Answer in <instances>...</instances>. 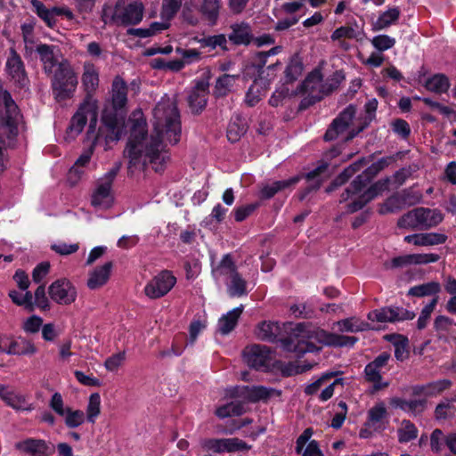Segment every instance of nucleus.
Here are the masks:
<instances>
[{
  "label": "nucleus",
  "mask_w": 456,
  "mask_h": 456,
  "mask_svg": "<svg viewBox=\"0 0 456 456\" xmlns=\"http://www.w3.org/2000/svg\"><path fill=\"white\" fill-rule=\"evenodd\" d=\"M221 6L220 0H203L200 6V12L208 23L213 26L218 20Z\"/></svg>",
  "instance_id": "nucleus-34"
},
{
  "label": "nucleus",
  "mask_w": 456,
  "mask_h": 456,
  "mask_svg": "<svg viewBox=\"0 0 456 456\" xmlns=\"http://www.w3.org/2000/svg\"><path fill=\"white\" fill-rule=\"evenodd\" d=\"M356 108L350 104L332 121L325 134V141H333L344 136V141L352 140L361 133L369 124V121L360 123L355 126Z\"/></svg>",
  "instance_id": "nucleus-3"
},
{
  "label": "nucleus",
  "mask_w": 456,
  "mask_h": 456,
  "mask_svg": "<svg viewBox=\"0 0 456 456\" xmlns=\"http://www.w3.org/2000/svg\"><path fill=\"white\" fill-rule=\"evenodd\" d=\"M101 413V396L98 393L90 395L86 406V420L92 424L95 423L96 419Z\"/></svg>",
  "instance_id": "nucleus-48"
},
{
  "label": "nucleus",
  "mask_w": 456,
  "mask_h": 456,
  "mask_svg": "<svg viewBox=\"0 0 456 456\" xmlns=\"http://www.w3.org/2000/svg\"><path fill=\"white\" fill-rule=\"evenodd\" d=\"M265 94V90H263L260 82L255 80L251 86L248 88L246 94V102L248 106H255Z\"/></svg>",
  "instance_id": "nucleus-53"
},
{
  "label": "nucleus",
  "mask_w": 456,
  "mask_h": 456,
  "mask_svg": "<svg viewBox=\"0 0 456 456\" xmlns=\"http://www.w3.org/2000/svg\"><path fill=\"white\" fill-rule=\"evenodd\" d=\"M336 88V85L330 80H323L322 74L319 69L310 72L298 88V92L307 94L302 104L307 101V104H313L322 100L325 95L330 94Z\"/></svg>",
  "instance_id": "nucleus-7"
},
{
  "label": "nucleus",
  "mask_w": 456,
  "mask_h": 456,
  "mask_svg": "<svg viewBox=\"0 0 456 456\" xmlns=\"http://www.w3.org/2000/svg\"><path fill=\"white\" fill-rule=\"evenodd\" d=\"M418 436V429L410 420H403L398 429V438L401 443H407L415 439Z\"/></svg>",
  "instance_id": "nucleus-50"
},
{
  "label": "nucleus",
  "mask_w": 456,
  "mask_h": 456,
  "mask_svg": "<svg viewBox=\"0 0 456 456\" xmlns=\"http://www.w3.org/2000/svg\"><path fill=\"white\" fill-rule=\"evenodd\" d=\"M452 382L449 379H439L426 384V396H435L449 388Z\"/></svg>",
  "instance_id": "nucleus-56"
},
{
  "label": "nucleus",
  "mask_w": 456,
  "mask_h": 456,
  "mask_svg": "<svg viewBox=\"0 0 456 456\" xmlns=\"http://www.w3.org/2000/svg\"><path fill=\"white\" fill-rule=\"evenodd\" d=\"M438 302V297H435L428 305H426L419 316L417 327L419 330H423L427 327L431 314Z\"/></svg>",
  "instance_id": "nucleus-54"
},
{
  "label": "nucleus",
  "mask_w": 456,
  "mask_h": 456,
  "mask_svg": "<svg viewBox=\"0 0 456 456\" xmlns=\"http://www.w3.org/2000/svg\"><path fill=\"white\" fill-rule=\"evenodd\" d=\"M365 379L372 383L375 391L381 390L389 386V382L383 381L381 370L369 362L364 368Z\"/></svg>",
  "instance_id": "nucleus-41"
},
{
  "label": "nucleus",
  "mask_w": 456,
  "mask_h": 456,
  "mask_svg": "<svg viewBox=\"0 0 456 456\" xmlns=\"http://www.w3.org/2000/svg\"><path fill=\"white\" fill-rule=\"evenodd\" d=\"M228 280L226 286L230 297H241L247 294V281L239 273Z\"/></svg>",
  "instance_id": "nucleus-44"
},
{
  "label": "nucleus",
  "mask_w": 456,
  "mask_h": 456,
  "mask_svg": "<svg viewBox=\"0 0 456 456\" xmlns=\"http://www.w3.org/2000/svg\"><path fill=\"white\" fill-rule=\"evenodd\" d=\"M242 312L243 305H240L224 314L218 321V331L223 335L230 333L235 328Z\"/></svg>",
  "instance_id": "nucleus-32"
},
{
  "label": "nucleus",
  "mask_w": 456,
  "mask_h": 456,
  "mask_svg": "<svg viewBox=\"0 0 456 456\" xmlns=\"http://www.w3.org/2000/svg\"><path fill=\"white\" fill-rule=\"evenodd\" d=\"M243 357L250 368L259 370L267 366L270 350L265 346L253 345L244 349Z\"/></svg>",
  "instance_id": "nucleus-17"
},
{
  "label": "nucleus",
  "mask_w": 456,
  "mask_h": 456,
  "mask_svg": "<svg viewBox=\"0 0 456 456\" xmlns=\"http://www.w3.org/2000/svg\"><path fill=\"white\" fill-rule=\"evenodd\" d=\"M453 326H456V322L445 315L436 316L434 322V328L437 332L447 333Z\"/></svg>",
  "instance_id": "nucleus-64"
},
{
  "label": "nucleus",
  "mask_w": 456,
  "mask_h": 456,
  "mask_svg": "<svg viewBox=\"0 0 456 456\" xmlns=\"http://www.w3.org/2000/svg\"><path fill=\"white\" fill-rule=\"evenodd\" d=\"M400 17V10L398 7H392L388 8L386 12H383L376 20V21L373 23V30H382L395 22L397 21V20Z\"/></svg>",
  "instance_id": "nucleus-39"
},
{
  "label": "nucleus",
  "mask_w": 456,
  "mask_h": 456,
  "mask_svg": "<svg viewBox=\"0 0 456 456\" xmlns=\"http://www.w3.org/2000/svg\"><path fill=\"white\" fill-rule=\"evenodd\" d=\"M441 290V285L437 281H430L423 284H419L414 287H411L408 295L412 297H426L431 295H437Z\"/></svg>",
  "instance_id": "nucleus-45"
},
{
  "label": "nucleus",
  "mask_w": 456,
  "mask_h": 456,
  "mask_svg": "<svg viewBox=\"0 0 456 456\" xmlns=\"http://www.w3.org/2000/svg\"><path fill=\"white\" fill-rule=\"evenodd\" d=\"M98 119V102L84 100L79 105L77 112L73 115L70 124L68 127V134L70 137L77 136L84 129L87 121L89 126L87 129V137L94 142L98 136L95 134L96 125Z\"/></svg>",
  "instance_id": "nucleus-4"
},
{
  "label": "nucleus",
  "mask_w": 456,
  "mask_h": 456,
  "mask_svg": "<svg viewBox=\"0 0 456 456\" xmlns=\"http://www.w3.org/2000/svg\"><path fill=\"white\" fill-rule=\"evenodd\" d=\"M6 70L15 82L24 84L26 80L24 64L20 56L13 48L10 49V56L6 61Z\"/></svg>",
  "instance_id": "nucleus-22"
},
{
  "label": "nucleus",
  "mask_w": 456,
  "mask_h": 456,
  "mask_svg": "<svg viewBox=\"0 0 456 456\" xmlns=\"http://www.w3.org/2000/svg\"><path fill=\"white\" fill-rule=\"evenodd\" d=\"M313 434V429L308 428L297 437L295 448L297 454L302 456H323L319 443L315 440H311Z\"/></svg>",
  "instance_id": "nucleus-19"
},
{
  "label": "nucleus",
  "mask_w": 456,
  "mask_h": 456,
  "mask_svg": "<svg viewBox=\"0 0 456 456\" xmlns=\"http://www.w3.org/2000/svg\"><path fill=\"white\" fill-rule=\"evenodd\" d=\"M21 120V114L10 93L0 89V122L9 128L10 134H15Z\"/></svg>",
  "instance_id": "nucleus-9"
},
{
  "label": "nucleus",
  "mask_w": 456,
  "mask_h": 456,
  "mask_svg": "<svg viewBox=\"0 0 456 456\" xmlns=\"http://www.w3.org/2000/svg\"><path fill=\"white\" fill-rule=\"evenodd\" d=\"M415 314L411 311L399 306H387L375 309L367 315L368 320L376 322H395L406 320H412Z\"/></svg>",
  "instance_id": "nucleus-13"
},
{
  "label": "nucleus",
  "mask_w": 456,
  "mask_h": 456,
  "mask_svg": "<svg viewBox=\"0 0 456 456\" xmlns=\"http://www.w3.org/2000/svg\"><path fill=\"white\" fill-rule=\"evenodd\" d=\"M130 135L125 156L129 167L143 168L151 164L156 172L164 168L168 153L165 151L163 139L175 144L181 137L180 114L174 99L163 97L153 109V133L148 136L146 120L141 111H134L129 118Z\"/></svg>",
  "instance_id": "nucleus-1"
},
{
  "label": "nucleus",
  "mask_w": 456,
  "mask_h": 456,
  "mask_svg": "<svg viewBox=\"0 0 456 456\" xmlns=\"http://www.w3.org/2000/svg\"><path fill=\"white\" fill-rule=\"evenodd\" d=\"M238 121H232L227 129V138L230 142H235L239 141L240 137L246 133V126L243 124H239Z\"/></svg>",
  "instance_id": "nucleus-62"
},
{
  "label": "nucleus",
  "mask_w": 456,
  "mask_h": 456,
  "mask_svg": "<svg viewBox=\"0 0 456 456\" xmlns=\"http://www.w3.org/2000/svg\"><path fill=\"white\" fill-rule=\"evenodd\" d=\"M81 82L86 94L85 100H88L90 98L91 101H96L94 98V94L99 87L100 78L99 70L94 63L90 61H86L84 63Z\"/></svg>",
  "instance_id": "nucleus-18"
},
{
  "label": "nucleus",
  "mask_w": 456,
  "mask_h": 456,
  "mask_svg": "<svg viewBox=\"0 0 456 456\" xmlns=\"http://www.w3.org/2000/svg\"><path fill=\"white\" fill-rule=\"evenodd\" d=\"M363 163V160H359L345 168L344 171L339 174L331 183V184L326 189L327 192L333 191L338 187L346 183L350 177H352L357 171L360 170Z\"/></svg>",
  "instance_id": "nucleus-42"
},
{
  "label": "nucleus",
  "mask_w": 456,
  "mask_h": 456,
  "mask_svg": "<svg viewBox=\"0 0 456 456\" xmlns=\"http://www.w3.org/2000/svg\"><path fill=\"white\" fill-rule=\"evenodd\" d=\"M127 102V86L119 77H115L112 83V104L116 111L122 110Z\"/></svg>",
  "instance_id": "nucleus-29"
},
{
  "label": "nucleus",
  "mask_w": 456,
  "mask_h": 456,
  "mask_svg": "<svg viewBox=\"0 0 456 456\" xmlns=\"http://www.w3.org/2000/svg\"><path fill=\"white\" fill-rule=\"evenodd\" d=\"M237 273L235 263L230 254L224 255L220 263L212 269V274L216 280L222 278L228 280Z\"/></svg>",
  "instance_id": "nucleus-31"
},
{
  "label": "nucleus",
  "mask_w": 456,
  "mask_h": 456,
  "mask_svg": "<svg viewBox=\"0 0 456 456\" xmlns=\"http://www.w3.org/2000/svg\"><path fill=\"white\" fill-rule=\"evenodd\" d=\"M57 52L58 49L54 45L39 44L37 55L39 56L40 61L43 63L44 70L46 74L53 73V68H57L60 63L57 58Z\"/></svg>",
  "instance_id": "nucleus-23"
},
{
  "label": "nucleus",
  "mask_w": 456,
  "mask_h": 456,
  "mask_svg": "<svg viewBox=\"0 0 456 456\" xmlns=\"http://www.w3.org/2000/svg\"><path fill=\"white\" fill-rule=\"evenodd\" d=\"M371 45L379 52L391 49L395 45V39L387 35H379L370 40Z\"/></svg>",
  "instance_id": "nucleus-55"
},
{
  "label": "nucleus",
  "mask_w": 456,
  "mask_h": 456,
  "mask_svg": "<svg viewBox=\"0 0 456 456\" xmlns=\"http://www.w3.org/2000/svg\"><path fill=\"white\" fill-rule=\"evenodd\" d=\"M340 332H361L370 329V324L357 317H350L334 323Z\"/></svg>",
  "instance_id": "nucleus-33"
},
{
  "label": "nucleus",
  "mask_w": 456,
  "mask_h": 456,
  "mask_svg": "<svg viewBox=\"0 0 456 456\" xmlns=\"http://www.w3.org/2000/svg\"><path fill=\"white\" fill-rule=\"evenodd\" d=\"M387 416V411L385 403L379 402L368 411V419L365 425L374 430H381L384 428Z\"/></svg>",
  "instance_id": "nucleus-26"
},
{
  "label": "nucleus",
  "mask_w": 456,
  "mask_h": 456,
  "mask_svg": "<svg viewBox=\"0 0 456 456\" xmlns=\"http://www.w3.org/2000/svg\"><path fill=\"white\" fill-rule=\"evenodd\" d=\"M0 398L10 407L16 411H31L35 409L32 403H28L23 395L10 390L6 386L0 385Z\"/></svg>",
  "instance_id": "nucleus-21"
},
{
  "label": "nucleus",
  "mask_w": 456,
  "mask_h": 456,
  "mask_svg": "<svg viewBox=\"0 0 456 456\" xmlns=\"http://www.w3.org/2000/svg\"><path fill=\"white\" fill-rule=\"evenodd\" d=\"M408 338L403 336H399L397 340L394 342L395 346V356L398 361H404L409 356L408 350Z\"/></svg>",
  "instance_id": "nucleus-59"
},
{
  "label": "nucleus",
  "mask_w": 456,
  "mask_h": 456,
  "mask_svg": "<svg viewBox=\"0 0 456 456\" xmlns=\"http://www.w3.org/2000/svg\"><path fill=\"white\" fill-rule=\"evenodd\" d=\"M112 269V263L107 262L103 265L93 270L87 280L90 289H96L103 286L109 280Z\"/></svg>",
  "instance_id": "nucleus-28"
},
{
  "label": "nucleus",
  "mask_w": 456,
  "mask_h": 456,
  "mask_svg": "<svg viewBox=\"0 0 456 456\" xmlns=\"http://www.w3.org/2000/svg\"><path fill=\"white\" fill-rule=\"evenodd\" d=\"M32 4L35 7L38 16L44 20L48 26H52L54 23V12L53 9H47L40 1L32 0Z\"/></svg>",
  "instance_id": "nucleus-58"
},
{
  "label": "nucleus",
  "mask_w": 456,
  "mask_h": 456,
  "mask_svg": "<svg viewBox=\"0 0 456 456\" xmlns=\"http://www.w3.org/2000/svg\"><path fill=\"white\" fill-rule=\"evenodd\" d=\"M118 170L119 165H116L97 181L91 196V204L94 208L105 210L112 207L114 195L111 188Z\"/></svg>",
  "instance_id": "nucleus-8"
},
{
  "label": "nucleus",
  "mask_w": 456,
  "mask_h": 456,
  "mask_svg": "<svg viewBox=\"0 0 456 456\" xmlns=\"http://www.w3.org/2000/svg\"><path fill=\"white\" fill-rule=\"evenodd\" d=\"M181 6L179 2L175 0H163L160 12L161 20H170L176 14Z\"/></svg>",
  "instance_id": "nucleus-57"
},
{
  "label": "nucleus",
  "mask_w": 456,
  "mask_h": 456,
  "mask_svg": "<svg viewBox=\"0 0 456 456\" xmlns=\"http://www.w3.org/2000/svg\"><path fill=\"white\" fill-rule=\"evenodd\" d=\"M304 69V65L302 59L297 55H294L290 58L285 71V82L286 83H292L302 75Z\"/></svg>",
  "instance_id": "nucleus-43"
},
{
  "label": "nucleus",
  "mask_w": 456,
  "mask_h": 456,
  "mask_svg": "<svg viewBox=\"0 0 456 456\" xmlns=\"http://www.w3.org/2000/svg\"><path fill=\"white\" fill-rule=\"evenodd\" d=\"M65 424L69 428H75L82 425L86 420V415L83 411L71 410L67 408L65 412Z\"/></svg>",
  "instance_id": "nucleus-51"
},
{
  "label": "nucleus",
  "mask_w": 456,
  "mask_h": 456,
  "mask_svg": "<svg viewBox=\"0 0 456 456\" xmlns=\"http://www.w3.org/2000/svg\"><path fill=\"white\" fill-rule=\"evenodd\" d=\"M426 402L424 400L413 399L404 400L399 397L390 399V405L394 408L401 409L407 412L419 413L425 408Z\"/></svg>",
  "instance_id": "nucleus-38"
},
{
  "label": "nucleus",
  "mask_w": 456,
  "mask_h": 456,
  "mask_svg": "<svg viewBox=\"0 0 456 456\" xmlns=\"http://www.w3.org/2000/svg\"><path fill=\"white\" fill-rule=\"evenodd\" d=\"M202 448L215 453L236 452L248 451L251 446L238 437L208 438L201 442Z\"/></svg>",
  "instance_id": "nucleus-11"
},
{
  "label": "nucleus",
  "mask_w": 456,
  "mask_h": 456,
  "mask_svg": "<svg viewBox=\"0 0 456 456\" xmlns=\"http://www.w3.org/2000/svg\"><path fill=\"white\" fill-rule=\"evenodd\" d=\"M449 79L443 74H436L426 81L425 87L435 93H445L449 89Z\"/></svg>",
  "instance_id": "nucleus-47"
},
{
  "label": "nucleus",
  "mask_w": 456,
  "mask_h": 456,
  "mask_svg": "<svg viewBox=\"0 0 456 456\" xmlns=\"http://www.w3.org/2000/svg\"><path fill=\"white\" fill-rule=\"evenodd\" d=\"M362 37L363 30L356 24L341 26L334 30L330 36V38L333 41H338L341 38L355 39L356 41H361Z\"/></svg>",
  "instance_id": "nucleus-36"
},
{
  "label": "nucleus",
  "mask_w": 456,
  "mask_h": 456,
  "mask_svg": "<svg viewBox=\"0 0 456 456\" xmlns=\"http://www.w3.org/2000/svg\"><path fill=\"white\" fill-rule=\"evenodd\" d=\"M232 32L228 38L234 45H249L253 36L250 26L246 22L235 23L231 26Z\"/></svg>",
  "instance_id": "nucleus-27"
},
{
  "label": "nucleus",
  "mask_w": 456,
  "mask_h": 456,
  "mask_svg": "<svg viewBox=\"0 0 456 456\" xmlns=\"http://www.w3.org/2000/svg\"><path fill=\"white\" fill-rule=\"evenodd\" d=\"M357 341L358 338L354 336L338 335L315 327L310 322H300L291 329L289 338L281 339V344L283 350L300 355L319 352L322 346L314 342L326 346L351 347Z\"/></svg>",
  "instance_id": "nucleus-2"
},
{
  "label": "nucleus",
  "mask_w": 456,
  "mask_h": 456,
  "mask_svg": "<svg viewBox=\"0 0 456 456\" xmlns=\"http://www.w3.org/2000/svg\"><path fill=\"white\" fill-rule=\"evenodd\" d=\"M275 392L276 391L273 388H268L262 386L252 387H243L241 388V395H243L245 398L251 402L265 400L274 395Z\"/></svg>",
  "instance_id": "nucleus-40"
},
{
  "label": "nucleus",
  "mask_w": 456,
  "mask_h": 456,
  "mask_svg": "<svg viewBox=\"0 0 456 456\" xmlns=\"http://www.w3.org/2000/svg\"><path fill=\"white\" fill-rule=\"evenodd\" d=\"M299 181L298 176L281 181H275L272 183L265 184L261 190V197L263 199H271L277 192L296 184Z\"/></svg>",
  "instance_id": "nucleus-37"
},
{
  "label": "nucleus",
  "mask_w": 456,
  "mask_h": 456,
  "mask_svg": "<svg viewBox=\"0 0 456 456\" xmlns=\"http://www.w3.org/2000/svg\"><path fill=\"white\" fill-rule=\"evenodd\" d=\"M48 293L52 300L59 305H70L77 298L75 286L66 278L53 281L48 288Z\"/></svg>",
  "instance_id": "nucleus-14"
},
{
  "label": "nucleus",
  "mask_w": 456,
  "mask_h": 456,
  "mask_svg": "<svg viewBox=\"0 0 456 456\" xmlns=\"http://www.w3.org/2000/svg\"><path fill=\"white\" fill-rule=\"evenodd\" d=\"M281 334V327L278 322L264 321L260 322L256 330V337L263 341L276 342Z\"/></svg>",
  "instance_id": "nucleus-24"
},
{
  "label": "nucleus",
  "mask_w": 456,
  "mask_h": 456,
  "mask_svg": "<svg viewBox=\"0 0 456 456\" xmlns=\"http://www.w3.org/2000/svg\"><path fill=\"white\" fill-rule=\"evenodd\" d=\"M77 84V76L71 65L67 61H61L51 79L53 98L59 102L72 98Z\"/></svg>",
  "instance_id": "nucleus-5"
},
{
  "label": "nucleus",
  "mask_w": 456,
  "mask_h": 456,
  "mask_svg": "<svg viewBox=\"0 0 456 456\" xmlns=\"http://www.w3.org/2000/svg\"><path fill=\"white\" fill-rule=\"evenodd\" d=\"M455 414L454 407L449 401L439 403L435 410V416L437 419L452 418Z\"/></svg>",
  "instance_id": "nucleus-63"
},
{
  "label": "nucleus",
  "mask_w": 456,
  "mask_h": 456,
  "mask_svg": "<svg viewBox=\"0 0 456 456\" xmlns=\"http://www.w3.org/2000/svg\"><path fill=\"white\" fill-rule=\"evenodd\" d=\"M398 226L411 229H417L421 227L419 218L418 208L403 215L398 221Z\"/></svg>",
  "instance_id": "nucleus-52"
},
{
  "label": "nucleus",
  "mask_w": 456,
  "mask_h": 456,
  "mask_svg": "<svg viewBox=\"0 0 456 456\" xmlns=\"http://www.w3.org/2000/svg\"><path fill=\"white\" fill-rule=\"evenodd\" d=\"M143 16L142 3L134 2L125 5V0H118L114 8L105 6L102 10V19L105 24L135 25Z\"/></svg>",
  "instance_id": "nucleus-6"
},
{
  "label": "nucleus",
  "mask_w": 456,
  "mask_h": 456,
  "mask_svg": "<svg viewBox=\"0 0 456 456\" xmlns=\"http://www.w3.org/2000/svg\"><path fill=\"white\" fill-rule=\"evenodd\" d=\"M92 152V149H89L81 154V156L77 159L73 167L70 168L69 175H76L80 176V175L83 174L82 168L89 163Z\"/></svg>",
  "instance_id": "nucleus-60"
},
{
  "label": "nucleus",
  "mask_w": 456,
  "mask_h": 456,
  "mask_svg": "<svg viewBox=\"0 0 456 456\" xmlns=\"http://www.w3.org/2000/svg\"><path fill=\"white\" fill-rule=\"evenodd\" d=\"M421 228H431L440 224L444 216L438 209L418 208Z\"/></svg>",
  "instance_id": "nucleus-35"
},
{
  "label": "nucleus",
  "mask_w": 456,
  "mask_h": 456,
  "mask_svg": "<svg viewBox=\"0 0 456 456\" xmlns=\"http://www.w3.org/2000/svg\"><path fill=\"white\" fill-rule=\"evenodd\" d=\"M209 83L200 80L196 83L188 95V103L192 112L199 113L208 102Z\"/></svg>",
  "instance_id": "nucleus-20"
},
{
  "label": "nucleus",
  "mask_w": 456,
  "mask_h": 456,
  "mask_svg": "<svg viewBox=\"0 0 456 456\" xmlns=\"http://www.w3.org/2000/svg\"><path fill=\"white\" fill-rule=\"evenodd\" d=\"M447 236L437 232L415 233L404 237V241L415 246H433L443 244L446 241Z\"/></svg>",
  "instance_id": "nucleus-25"
},
{
  "label": "nucleus",
  "mask_w": 456,
  "mask_h": 456,
  "mask_svg": "<svg viewBox=\"0 0 456 456\" xmlns=\"http://www.w3.org/2000/svg\"><path fill=\"white\" fill-rule=\"evenodd\" d=\"M176 283L170 271L164 270L154 276L145 286L144 292L150 298H159L167 295Z\"/></svg>",
  "instance_id": "nucleus-12"
},
{
  "label": "nucleus",
  "mask_w": 456,
  "mask_h": 456,
  "mask_svg": "<svg viewBox=\"0 0 456 456\" xmlns=\"http://www.w3.org/2000/svg\"><path fill=\"white\" fill-rule=\"evenodd\" d=\"M328 167L327 164H322L313 169L312 171L308 172L306 175V178L308 181H313L314 183L309 185L310 190H317L322 183V178L321 175L326 171Z\"/></svg>",
  "instance_id": "nucleus-61"
},
{
  "label": "nucleus",
  "mask_w": 456,
  "mask_h": 456,
  "mask_svg": "<svg viewBox=\"0 0 456 456\" xmlns=\"http://www.w3.org/2000/svg\"><path fill=\"white\" fill-rule=\"evenodd\" d=\"M240 77V75H229L224 74L217 78L214 94L217 97L226 95L234 86L236 80Z\"/></svg>",
  "instance_id": "nucleus-46"
},
{
  "label": "nucleus",
  "mask_w": 456,
  "mask_h": 456,
  "mask_svg": "<svg viewBox=\"0 0 456 456\" xmlns=\"http://www.w3.org/2000/svg\"><path fill=\"white\" fill-rule=\"evenodd\" d=\"M37 352L34 343L23 338L12 340L4 350V353L9 355H33Z\"/></svg>",
  "instance_id": "nucleus-30"
},
{
  "label": "nucleus",
  "mask_w": 456,
  "mask_h": 456,
  "mask_svg": "<svg viewBox=\"0 0 456 456\" xmlns=\"http://www.w3.org/2000/svg\"><path fill=\"white\" fill-rule=\"evenodd\" d=\"M15 448L30 456H52L55 452L54 444L35 438H27L16 443Z\"/></svg>",
  "instance_id": "nucleus-16"
},
{
  "label": "nucleus",
  "mask_w": 456,
  "mask_h": 456,
  "mask_svg": "<svg viewBox=\"0 0 456 456\" xmlns=\"http://www.w3.org/2000/svg\"><path fill=\"white\" fill-rule=\"evenodd\" d=\"M244 412V407L240 402H232L216 409V414L224 419L231 416H240Z\"/></svg>",
  "instance_id": "nucleus-49"
},
{
  "label": "nucleus",
  "mask_w": 456,
  "mask_h": 456,
  "mask_svg": "<svg viewBox=\"0 0 456 456\" xmlns=\"http://www.w3.org/2000/svg\"><path fill=\"white\" fill-rule=\"evenodd\" d=\"M389 179L379 180L372 184L367 190L362 189V191L350 197L346 205V213L352 214L362 209L369 201L373 200L383 191L388 190Z\"/></svg>",
  "instance_id": "nucleus-10"
},
{
  "label": "nucleus",
  "mask_w": 456,
  "mask_h": 456,
  "mask_svg": "<svg viewBox=\"0 0 456 456\" xmlns=\"http://www.w3.org/2000/svg\"><path fill=\"white\" fill-rule=\"evenodd\" d=\"M380 171L377 164L375 162L372 163L364 172L358 175L350 185L345 189L340 195L339 203H346L350 197L356 195L362 191V189H365L370 180Z\"/></svg>",
  "instance_id": "nucleus-15"
}]
</instances>
